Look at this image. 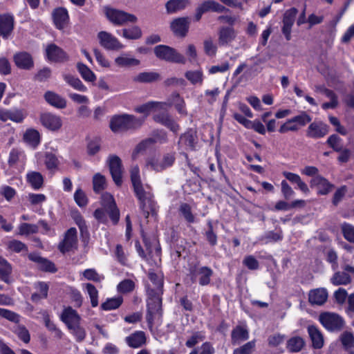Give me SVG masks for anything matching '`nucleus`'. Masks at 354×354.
<instances>
[{
  "label": "nucleus",
  "instance_id": "1",
  "mask_svg": "<svg viewBox=\"0 0 354 354\" xmlns=\"http://www.w3.org/2000/svg\"><path fill=\"white\" fill-rule=\"evenodd\" d=\"M145 117L136 118L132 115L124 114L112 118L110 128L115 132L135 130L143 124Z\"/></svg>",
  "mask_w": 354,
  "mask_h": 354
},
{
  "label": "nucleus",
  "instance_id": "2",
  "mask_svg": "<svg viewBox=\"0 0 354 354\" xmlns=\"http://www.w3.org/2000/svg\"><path fill=\"white\" fill-rule=\"evenodd\" d=\"M169 107L167 102H153V111L156 113L153 119L156 122L169 128L171 131L177 133L179 130L178 124L166 113Z\"/></svg>",
  "mask_w": 354,
  "mask_h": 354
},
{
  "label": "nucleus",
  "instance_id": "3",
  "mask_svg": "<svg viewBox=\"0 0 354 354\" xmlns=\"http://www.w3.org/2000/svg\"><path fill=\"white\" fill-rule=\"evenodd\" d=\"M135 194L140 203L141 208L147 213V217L149 212L155 209V202L153 201V195L151 193V188L149 185H144L142 183L136 186H133Z\"/></svg>",
  "mask_w": 354,
  "mask_h": 354
},
{
  "label": "nucleus",
  "instance_id": "4",
  "mask_svg": "<svg viewBox=\"0 0 354 354\" xmlns=\"http://www.w3.org/2000/svg\"><path fill=\"white\" fill-rule=\"evenodd\" d=\"M319 321L330 332L340 331L345 325L343 317L335 313L324 312L320 313Z\"/></svg>",
  "mask_w": 354,
  "mask_h": 354
},
{
  "label": "nucleus",
  "instance_id": "5",
  "mask_svg": "<svg viewBox=\"0 0 354 354\" xmlns=\"http://www.w3.org/2000/svg\"><path fill=\"white\" fill-rule=\"evenodd\" d=\"M154 53L158 58L166 62L183 64L186 62V59L182 54L176 49L166 45L156 46Z\"/></svg>",
  "mask_w": 354,
  "mask_h": 354
},
{
  "label": "nucleus",
  "instance_id": "6",
  "mask_svg": "<svg viewBox=\"0 0 354 354\" xmlns=\"http://www.w3.org/2000/svg\"><path fill=\"white\" fill-rule=\"evenodd\" d=\"M105 14L108 19L116 26H123L127 23H136L138 20L134 15L114 8H106Z\"/></svg>",
  "mask_w": 354,
  "mask_h": 354
},
{
  "label": "nucleus",
  "instance_id": "7",
  "mask_svg": "<svg viewBox=\"0 0 354 354\" xmlns=\"http://www.w3.org/2000/svg\"><path fill=\"white\" fill-rule=\"evenodd\" d=\"M149 297L147 300V321L150 323L156 317L160 316L162 300L160 295L162 293L154 292L150 290L149 292Z\"/></svg>",
  "mask_w": 354,
  "mask_h": 354
},
{
  "label": "nucleus",
  "instance_id": "8",
  "mask_svg": "<svg viewBox=\"0 0 354 354\" xmlns=\"http://www.w3.org/2000/svg\"><path fill=\"white\" fill-rule=\"evenodd\" d=\"M318 172L317 167L311 166V187H314L318 195H326L334 187L326 178L317 176L313 177Z\"/></svg>",
  "mask_w": 354,
  "mask_h": 354
},
{
  "label": "nucleus",
  "instance_id": "9",
  "mask_svg": "<svg viewBox=\"0 0 354 354\" xmlns=\"http://www.w3.org/2000/svg\"><path fill=\"white\" fill-rule=\"evenodd\" d=\"M77 246V230L75 227H71L65 232L64 239L59 243L58 248L62 253H66L76 249Z\"/></svg>",
  "mask_w": 354,
  "mask_h": 354
},
{
  "label": "nucleus",
  "instance_id": "10",
  "mask_svg": "<svg viewBox=\"0 0 354 354\" xmlns=\"http://www.w3.org/2000/svg\"><path fill=\"white\" fill-rule=\"evenodd\" d=\"M100 44L108 50H118L124 48L120 41L111 33L106 31H100L97 34Z\"/></svg>",
  "mask_w": 354,
  "mask_h": 354
},
{
  "label": "nucleus",
  "instance_id": "11",
  "mask_svg": "<svg viewBox=\"0 0 354 354\" xmlns=\"http://www.w3.org/2000/svg\"><path fill=\"white\" fill-rule=\"evenodd\" d=\"M237 32L232 26H221L218 30V43L220 46H229L236 38Z\"/></svg>",
  "mask_w": 354,
  "mask_h": 354
},
{
  "label": "nucleus",
  "instance_id": "12",
  "mask_svg": "<svg viewBox=\"0 0 354 354\" xmlns=\"http://www.w3.org/2000/svg\"><path fill=\"white\" fill-rule=\"evenodd\" d=\"M108 162L113 181L117 185H120L122 182L123 173L121 159L117 156H111Z\"/></svg>",
  "mask_w": 354,
  "mask_h": 354
},
{
  "label": "nucleus",
  "instance_id": "13",
  "mask_svg": "<svg viewBox=\"0 0 354 354\" xmlns=\"http://www.w3.org/2000/svg\"><path fill=\"white\" fill-rule=\"evenodd\" d=\"M190 274L193 281L197 278L201 286H206L209 283L213 271L211 268L203 267H194L190 268Z\"/></svg>",
  "mask_w": 354,
  "mask_h": 354
},
{
  "label": "nucleus",
  "instance_id": "14",
  "mask_svg": "<svg viewBox=\"0 0 354 354\" xmlns=\"http://www.w3.org/2000/svg\"><path fill=\"white\" fill-rule=\"evenodd\" d=\"M41 124L50 131H55L62 126V120L60 116L51 113H43L40 115Z\"/></svg>",
  "mask_w": 354,
  "mask_h": 354
},
{
  "label": "nucleus",
  "instance_id": "15",
  "mask_svg": "<svg viewBox=\"0 0 354 354\" xmlns=\"http://www.w3.org/2000/svg\"><path fill=\"white\" fill-rule=\"evenodd\" d=\"M102 203L113 223L116 224L120 218V212L113 197L109 194H104L102 196Z\"/></svg>",
  "mask_w": 354,
  "mask_h": 354
},
{
  "label": "nucleus",
  "instance_id": "16",
  "mask_svg": "<svg viewBox=\"0 0 354 354\" xmlns=\"http://www.w3.org/2000/svg\"><path fill=\"white\" fill-rule=\"evenodd\" d=\"M14 29V17L9 14L0 15V35L7 39Z\"/></svg>",
  "mask_w": 354,
  "mask_h": 354
},
{
  "label": "nucleus",
  "instance_id": "17",
  "mask_svg": "<svg viewBox=\"0 0 354 354\" xmlns=\"http://www.w3.org/2000/svg\"><path fill=\"white\" fill-rule=\"evenodd\" d=\"M46 54L48 60L55 62H62L68 59L66 53L54 44L47 46Z\"/></svg>",
  "mask_w": 354,
  "mask_h": 354
},
{
  "label": "nucleus",
  "instance_id": "18",
  "mask_svg": "<svg viewBox=\"0 0 354 354\" xmlns=\"http://www.w3.org/2000/svg\"><path fill=\"white\" fill-rule=\"evenodd\" d=\"M297 13L295 8H291L286 11L283 15L282 32L287 40L290 39L291 28L295 22Z\"/></svg>",
  "mask_w": 354,
  "mask_h": 354
},
{
  "label": "nucleus",
  "instance_id": "19",
  "mask_svg": "<svg viewBox=\"0 0 354 354\" xmlns=\"http://www.w3.org/2000/svg\"><path fill=\"white\" fill-rule=\"evenodd\" d=\"M190 20L189 17H180L171 23V29L175 35L184 37L189 29Z\"/></svg>",
  "mask_w": 354,
  "mask_h": 354
},
{
  "label": "nucleus",
  "instance_id": "20",
  "mask_svg": "<svg viewBox=\"0 0 354 354\" xmlns=\"http://www.w3.org/2000/svg\"><path fill=\"white\" fill-rule=\"evenodd\" d=\"M53 21L55 26L59 29H64L69 21L68 11L66 8H58L53 12Z\"/></svg>",
  "mask_w": 354,
  "mask_h": 354
},
{
  "label": "nucleus",
  "instance_id": "21",
  "mask_svg": "<svg viewBox=\"0 0 354 354\" xmlns=\"http://www.w3.org/2000/svg\"><path fill=\"white\" fill-rule=\"evenodd\" d=\"M25 117L26 115L21 110L3 109L0 111V119L3 122L12 120L15 122H21Z\"/></svg>",
  "mask_w": 354,
  "mask_h": 354
},
{
  "label": "nucleus",
  "instance_id": "22",
  "mask_svg": "<svg viewBox=\"0 0 354 354\" xmlns=\"http://www.w3.org/2000/svg\"><path fill=\"white\" fill-rule=\"evenodd\" d=\"M14 61L17 66L21 69L29 70L33 66L31 55L26 52L15 54Z\"/></svg>",
  "mask_w": 354,
  "mask_h": 354
},
{
  "label": "nucleus",
  "instance_id": "23",
  "mask_svg": "<svg viewBox=\"0 0 354 354\" xmlns=\"http://www.w3.org/2000/svg\"><path fill=\"white\" fill-rule=\"evenodd\" d=\"M126 343L131 348H139L146 342V336L142 331H136L125 338Z\"/></svg>",
  "mask_w": 354,
  "mask_h": 354
},
{
  "label": "nucleus",
  "instance_id": "24",
  "mask_svg": "<svg viewBox=\"0 0 354 354\" xmlns=\"http://www.w3.org/2000/svg\"><path fill=\"white\" fill-rule=\"evenodd\" d=\"M24 141L27 145L32 149H35L40 143V134L35 129H27L23 136Z\"/></svg>",
  "mask_w": 354,
  "mask_h": 354
},
{
  "label": "nucleus",
  "instance_id": "25",
  "mask_svg": "<svg viewBox=\"0 0 354 354\" xmlns=\"http://www.w3.org/2000/svg\"><path fill=\"white\" fill-rule=\"evenodd\" d=\"M62 320L69 328L71 326L79 324L80 317L75 310L68 307L64 310L62 315Z\"/></svg>",
  "mask_w": 354,
  "mask_h": 354
},
{
  "label": "nucleus",
  "instance_id": "26",
  "mask_svg": "<svg viewBox=\"0 0 354 354\" xmlns=\"http://www.w3.org/2000/svg\"><path fill=\"white\" fill-rule=\"evenodd\" d=\"M28 258L32 261L37 263L38 267L44 271L55 272V268L54 264L46 259L40 257L37 254H30Z\"/></svg>",
  "mask_w": 354,
  "mask_h": 354
},
{
  "label": "nucleus",
  "instance_id": "27",
  "mask_svg": "<svg viewBox=\"0 0 354 354\" xmlns=\"http://www.w3.org/2000/svg\"><path fill=\"white\" fill-rule=\"evenodd\" d=\"M328 299V291L324 288L311 290V305H323Z\"/></svg>",
  "mask_w": 354,
  "mask_h": 354
},
{
  "label": "nucleus",
  "instance_id": "28",
  "mask_svg": "<svg viewBox=\"0 0 354 354\" xmlns=\"http://www.w3.org/2000/svg\"><path fill=\"white\" fill-rule=\"evenodd\" d=\"M44 98L49 104L57 109H63L66 106V100L54 92L47 91L44 95Z\"/></svg>",
  "mask_w": 354,
  "mask_h": 354
},
{
  "label": "nucleus",
  "instance_id": "29",
  "mask_svg": "<svg viewBox=\"0 0 354 354\" xmlns=\"http://www.w3.org/2000/svg\"><path fill=\"white\" fill-rule=\"evenodd\" d=\"M114 62L119 67H130L140 64L138 59L130 57L128 53H124L115 57Z\"/></svg>",
  "mask_w": 354,
  "mask_h": 354
},
{
  "label": "nucleus",
  "instance_id": "30",
  "mask_svg": "<svg viewBox=\"0 0 354 354\" xmlns=\"http://www.w3.org/2000/svg\"><path fill=\"white\" fill-rule=\"evenodd\" d=\"M35 288L37 291L31 295V300L33 302L37 303L47 297L48 286L46 283L38 282L35 284Z\"/></svg>",
  "mask_w": 354,
  "mask_h": 354
},
{
  "label": "nucleus",
  "instance_id": "31",
  "mask_svg": "<svg viewBox=\"0 0 354 354\" xmlns=\"http://www.w3.org/2000/svg\"><path fill=\"white\" fill-rule=\"evenodd\" d=\"M36 319L42 318L45 324L46 327L50 331H53L55 335L58 337H61L62 332L57 328L55 324L50 319L49 314L46 310H41L37 316H34Z\"/></svg>",
  "mask_w": 354,
  "mask_h": 354
},
{
  "label": "nucleus",
  "instance_id": "32",
  "mask_svg": "<svg viewBox=\"0 0 354 354\" xmlns=\"http://www.w3.org/2000/svg\"><path fill=\"white\" fill-rule=\"evenodd\" d=\"M231 337L232 343L238 344L241 342L247 340L249 338V333L245 328L238 326L232 330Z\"/></svg>",
  "mask_w": 354,
  "mask_h": 354
},
{
  "label": "nucleus",
  "instance_id": "33",
  "mask_svg": "<svg viewBox=\"0 0 354 354\" xmlns=\"http://www.w3.org/2000/svg\"><path fill=\"white\" fill-rule=\"evenodd\" d=\"M168 105L169 107L174 105L180 114L186 115L187 111L185 108V101L178 93H173L168 99Z\"/></svg>",
  "mask_w": 354,
  "mask_h": 354
},
{
  "label": "nucleus",
  "instance_id": "34",
  "mask_svg": "<svg viewBox=\"0 0 354 354\" xmlns=\"http://www.w3.org/2000/svg\"><path fill=\"white\" fill-rule=\"evenodd\" d=\"M324 335L314 325L311 324V346L315 349L322 348L324 346Z\"/></svg>",
  "mask_w": 354,
  "mask_h": 354
},
{
  "label": "nucleus",
  "instance_id": "35",
  "mask_svg": "<svg viewBox=\"0 0 354 354\" xmlns=\"http://www.w3.org/2000/svg\"><path fill=\"white\" fill-rule=\"evenodd\" d=\"M329 127L323 122L311 123V137L320 138L325 136L328 133Z\"/></svg>",
  "mask_w": 354,
  "mask_h": 354
},
{
  "label": "nucleus",
  "instance_id": "36",
  "mask_svg": "<svg viewBox=\"0 0 354 354\" xmlns=\"http://www.w3.org/2000/svg\"><path fill=\"white\" fill-rule=\"evenodd\" d=\"M12 272V268L10 264L3 258L0 257V278L2 281L7 283H10L11 280L10 275ZM2 289L0 286V290Z\"/></svg>",
  "mask_w": 354,
  "mask_h": 354
},
{
  "label": "nucleus",
  "instance_id": "37",
  "mask_svg": "<svg viewBox=\"0 0 354 354\" xmlns=\"http://www.w3.org/2000/svg\"><path fill=\"white\" fill-rule=\"evenodd\" d=\"M26 180L34 189H40L44 183L42 175L37 171H29L26 174Z\"/></svg>",
  "mask_w": 354,
  "mask_h": 354
},
{
  "label": "nucleus",
  "instance_id": "38",
  "mask_svg": "<svg viewBox=\"0 0 354 354\" xmlns=\"http://www.w3.org/2000/svg\"><path fill=\"white\" fill-rule=\"evenodd\" d=\"M204 12H207L209 11H214L216 12H223L226 10V8L217 3L214 0H207L201 3L198 6Z\"/></svg>",
  "mask_w": 354,
  "mask_h": 354
},
{
  "label": "nucleus",
  "instance_id": "39",
  "mask_svg": "<svg viewBox=\"0 0 354 354\" xmlns=\"http://www.w3.org/2000/svg\"><path fill=\"white\" fill-rule=\"evenodd\" d=\"M189 3V0H169L165 6L168 13H174L185 8Z\"/></svg>",
  "mask_w": 354,
  "mask_h": 354
},
{
  "label": "nucleus",
  "instance_id": "40",
  "mask_svg": "<svg viewBox=\"0 0 354 354\" xmlns=\"http://www.w3.org/2000/svg\"><path fill=\"white\" fill-rule=\"evenodd\" d=\"M339 340L345 351H354V335L352 333L348 331L343 332L339 337Z\"/></svg>",
  "mask_w": 354,
  "mask_h": 354
},
{
  "label": "nucleus",
  "instance_id": "41",
  "mask_svg": "<svg viewBox=\"0 0 354 354\" xmlns=\"http://www.w3.org/2000/svg\"><path fill=\"white\" fill-rule=\"evenodd\" d=\"M305 345L304 340L298 336L290 338L287 342V349L291 353L299 352Z\"/></svg>",
  "mask_w": 354,
  "mask_h": 354
},
{
  "label": "nucleus",
  "instance_id": "42",
  "mask_svg": "<svg viewBox=\"0 0 354 354\" xmlns=\"http://www.w3.org/2000/svg\"><path fill=\"white\" fill-rule=\"evenodd\" d=\"M63 77L64 81L73 88L82 92L87 91L86 86L84 85L78 77L69 74L64 75Z\"/></svg>",
  "mask_w": 354,
  "mask_h": 354
},
{
  "label": "nucleus",
  "instance_id": "43",
  "mask_svg": "<svg viewBox=\"0 0 354 354\" xmlns=\"http://www.w3.org/2000/svg\"><path fill=\"white\" fill-rule=\"evenodd\" d=\"M77 67L82 77L86 82H94L96 80V75L86 65L78 63Z\"/></svg>",
  "mask_w": 354,
  "mask_h": 354
},
{
  "label": "nucleus",
  "instance_id": "44",
  "mask_svg": "<svg viewBox=\"0 0 354 354\" xmlns=\"http://www.w3.org/2000/svg\"><path fill=\"white\" fill-rule=\"evenodd\" d=\"M83 289L88 295L92 307H97L98 306V290L97 288L92 283H88L83 286Z\"/></svg>",
  "mask_w": 354,
  "mask_h": 354
},
{
  "label": "nucleus",
  "instance_id": "45",
  "mask_svg": "<svg viewBox=\"0 0 354 354\" xmlns=\"http://www.w3.org/2000/svg\"><path fill=\"white\" fill-rule=\"evenodd\" d=\"M331 282L335 286L348 285L351 282V278L346 272H336L331 279Z\"/></svg>",
  "mask_w": 354,
  "mask_h": 354
},
{
  "label": "nucleus",
  "instance_id": "46",
  "mask_svg": "<svg viewBox=\"0 0 354 354\" xmlns=\"http://www.w3.org/2000/svg\"><path fill=\"white\" fill-rule=\"evenodd\" d=\"M142 35L141 29L137 26L122 29V36L127 39H138L142 37Z\"/></svg>",
  "mask_w": 354,
  "mask_h": 354
},
{
  "label": "nucleus",
  "instance_id": "47",
  "mask_svg": "<svg viewBox=\"0 0 354 354\" xmlns=\"http://www.w3.org/2000/svg\"><path fill=\"white\" fill-rule=\"evenodd\" d=\"M185 77L192 84L201 85L203 82V73L202 70L188 71L185 74Z\"/></svg>",
  "mask_w": 354,
  "mask_h": 354
},
{
  "label": "nucleus",
  "instance_id": "48",
  "mask_svg": "<svg viewBox=\"0 0 354 354\" xmlns=\"http://www.w3.org/2000/svg\"><path fill=\"white\" fill-rule=\"evenodd\" d=\"M344 238L351 243H354V225L347 222H344L340 226Z\"/></svg>",
  "mask_w": 354,
  "mask_h": 354
},
{
  "label": "nucleus",
  "instance_id": "49",
  "mask_svg": "<svg viewBox=\"0 0 354 354\" xmlns=\"http://www.w3.org/2000/svg\"><path fill=\"white\" fill-rule=\"evenodd\" d=\"M160 75L155 72H143L135 77V81L142 83H149L158 80Z\"/></svg>",
  "mask_w": 354,
  "mask_h": 354
},
{
  "label": "nucleus",
  "instance_id": "50",
  "mask_svg": "<svg viewBox=\"0 0 354 354\" xmlns=\"http://www.w3.org/2000/svg\"><path fill=\"white\" fill-rule=\"evenodd\" d=\"M149 278L154 285V288L152 289L153 292H159V293H162V288L163 283L162 274L160 273H155L153 271H149Z\"/></svg>",
  "mask_w": 354,
  "mask_h": 354
},
{
  "label": "nucleus",
  "instance_id": "51",
  "mask_svg": "<svg viewBox=\"0 0 354 354\" xmlns=\"http://www.w3.org/2000/svg\"><path fill=\"white\" fill-rule=\"evenodd\" d=\"M196 141V138L195 135V132L190 129L187 131L185 133H184L180 137V142L182 144H184L187 147H189L190 149H194L195 147Z\"/></svg>",
  "mask_w": 354,
  "mask_h": 354
},
{
  "label": "nucleus",
  "instance_id": "52",
  "mask_svg": "<svg viewBox=\"0 0 354 354\" xmlns=\"http://www.w3.org/2000/svg\"><path fill=\"white\" fill-rule=\"evenodd\" d=\"M283 176L291 183L297 184L298 188L300 189L302 192H306L308 191L307 185L302 182L299 175L286 171L283 172Z\"/></svg>",
  "mask_w": 354,
  "mask_h": 354
},
{
  "label": "nucleus",
  "instance_id": "53",
  "mask_svg": "<svg viewBox=\"0 0 354 354\" xmlns=\"http://www.w3.org/2000/svg\"><path fill=\"white\" fill-rule=\"evenodd\" d=\"M18 234L21 236H28L35 234L38 231V227L35 224L22 223L18 226Z\"/></svg>",
  "mask_w": 354,
  "mask_h": 354
},
{
  "label": "nucleus",
  "instance_id": "54",
  "mask_svg": "<svg viewBox=\"0 0 354 354\" xmlns=\"http://www.w3.org/2000/svg\"><path fill=\"white\" fill-rule=\"evenodd\" d=\"M342 139L337 134L330 136L326 141L328 146L335 151H340L343 149Z\"/></svg>",
  "mask_w": 354,
  "mask_h": 354
},
{
  "label": "nucleus",
  "instance_id": "55",
  "mask_svg": "<svg viewBox=\"0 0 354 354\" xmlns=\"http://www.w3.org/2000/svg\"><path fill=\"white\" fill-rule=\"evenodd\" d=\"M122 303L121 297L108 299L102 304L101 308L104 310H111L118 308Z\"/></svg>",
  "mask_w": 354,
  "mask_h": 354
},
{
  "label": "nucleus",
  "instance_id": "56",
  "mask_svg": "<svg viewBox=\"0 0 354 354\" xmlns=\"http://www.w3.org/2000/svg\"><path fill=\"white\" fill-rule=\"evenodd\" d=\"M93 189L95 192L103 190L106 187L105 177L97 173L93 178Z\"/></svg>",
  "mask_w": 354,
  "mask_h": 354
},
{
  "label": "nucleus",
  "instance_id": "57",
  "mask_svg": "<svg viewBox=\"0 0 354 354\" xmlns=\"http://www.w3.org/2000/svg\"><path fill=\"white\" fill-rule=\"evenodd\" d=\"M256 342L252 340L234 350V354H252L255 349Z\"/></svg>",
  "mask_w": 354,
  "mask_h": 354
},
{
  "label": "nucleus",
  "instance_id": "58",
  "mask_svg": "<svg viewBox=\"0 0 354 354\" xmlns=\"http://www.w3.org/2000/svg\"><path fill=\"white\" fill-rule=\"evenodd\" d=\"M82 274L86 279L95 282H100L104 279L102 274H98L97 271L93 268L85 270Z\"/></svg>",
  "mask_w": 354,
  "mask_h": 354
},
{
  "label": "nucleus",
  "instance_id": "59",
  "mask_svg": "<svg viewBox=\"0 0 354 354\" xmlns=\"http://www.w3.org/2000/svg\"><path fill=\"white\" fill-rule=\"evenodd\" d=\"M0 317L5 318L10 322L18 324L20 321V315L8 309L0 308Z\"/></svg>",
  "mask_w": 354,
  "mask_h": 354
},
{
  "label": "nucleus",
  "instance_id": "60",
  "mask_svg": "<svg viewBox=\"0 0 354 354\" xmlns=\"http://www.w3.org/2000/svg\"><path fill=\"white\" fill-rule=\"evenodd\" d=\"M14 332L25 343L30 342V334L28 330L21 325H16L14 327Z\"/></svg>",
  "mask_w": 354,
  "mask_h": 354
},
{
  "label": "nucleus",
  "instance_id": "61",
  "mask_svg": "<svg viewBox=\"0 0 354 354\" xmlns=\"http://www.w3.org/2000/svg\"><path fill=\"white\" fill-rule=\"evenodd\" d=\"M250 61L252 62V64L250 66L248 65V70L251 73H259L261 71L262 68L260 67V65L266 62L265 59L257 57H251Z\"/></svg>",
  "mask_w": 354,
  "mask_h": 354
},
{
  "label": "nucleus",
  "instance_id": "62",
  "mask_svg": "<svg viewBox=\"0 0 354 354\" xmlns=\"http://www.w3.org/2000/svg\"><path fill=\"white\" fill-rule=\"evenodd\" d=\"M204 51L209 57H214L217 51L216 44L212 39H207L203 42Z\"/></svg>",
  "mask_w": 354,
  "mask_h": 354
},
{
  "label": "nucleus",
  "instance_id": "63",
  "mask_svg": "<svg viewBox=\"0 0 354 354\" xmlns=\"http://www.w3.org/2000/svg\"><path fill=\"white\" fill-rule=\"evenodd\" d=\"M347 192V187L346 185H342L339 187L333 194L332 198V203L335 206H337L340 201L344 197L346 193Z\"/></svg>",
  "mask_w": 354,
  "mask_h": 354
},
{
  "label": "nucleus",
  "instance_id": "64",
  "mask_svg": "<svg viewBox=\"0 0 354 354\" xmlns=\"http://www.w3.org/2000/svg\"><path fill=\"white\" fill-rule=\"evenodd\" d=\"M44 163L48 169H53L57 167L58 160L55 154L46 152L45 153Z\"/></svg>",
  "mask_w": 354,
  "mask_h": 354
}]
</instances>
